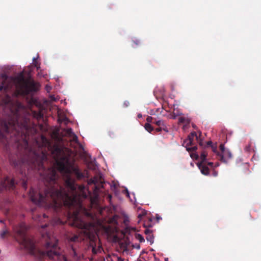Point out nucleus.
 Here are the masks:
<instances>
[{"label":"nucleus","instance_id":"nucleus-1","mask_svg":"<svg viewBox=\"0 0 261 261\" xmlns=\"http://www.w3.org/2000/svg\"><path fill=\"white\" fill-rule=\"evenodd\" d=\"M18 112V118L15 122V126L10 135V145L17 147L18 152L16 157H11L10 162L20 174L22 186L27 189V183L25 179L29 170H36L43 177L46 185L43 191H36L31 188L29 195L31 201L36 205L46 208H52L59 216L64 215L70 221V224L74 227L83 229L86 227L85 223L81 219L80 213L83 209V200L88 195L84 185L79 186L71 175L76 179L82 180L88 177L87 170L82 171L75 161L69 155L66 154L60 147L54 146L51 151L55 161L57 168L63 175L65 187L58 183V175L54 167L46 169L43 165L44 161L47 160L46 153L41 151L37 152L28 143V137L34 130L31 126L29 115L26 109Z\"/></svg>","mask_w":261,"mask_h":261},{"label":"nucleus","instance_id":"nucleus-2","mask_svg":"<svg viewBox=\"0 0 261 261\" xmlns=\"http://www.w3.org/2000/svg\"><path fill=\"white\" fill-rule=\"evenodd\" d=\"M0 83V91L4 90L6 93L0 95V140L7 146L10 145V135L18 118V112L24 108L17 98L18 95H28V79L23 72L16 77L2 73Z\"/></svg>","mask_w":261,"mask_h":261},{"label":"nucleus","instance_id":"nucleus-3","mask_svg":"<svg viewBox=\"0 0 261 261\" xmlns=\"http://www.w3.org/2000/svg\"><path fill=\"white\" fill-rule=\"evenodd\" d=\"M17 241L22 245L28 252L40 261L54 259L58 261H71L61 252L58 241L50 234L46 232L42 233L44 242L40 248H37L34 241L26 235L25 228L22 226L13 228Z\"/></svg>","mask_w":261,"mask_h":261},{"label":"nucleus","instance_id":"nucleus-4","mask_svg":"<svg viewBox=\"0 0 261 261\" xmlns=\"http://www.w3.org/2000/svg\"><path fill=\"white\" fill-rule=\"evenodd\" d=\"M105 184V179L101 174L95 175L93 178H90L88 180V185L89 186H93L91 188L93 190V193L88 191L90 196L91 203L92 205H97L98 203L99 192L100 189L104 188Z\"/></svg>","mask_w":261,"mask_h":261},{"label":"nucleus","instance_id":"nucleus-5","mask_svg":"<svg viewBox=\"0 0 261 261\" xmlns=\"http://www.w3.org/2000/svg\"><path fill=\"white\" fill-rule=\"evenodd\" d=\"M68 245V256L73 260H78L80 259V254L77 251L80 247L81 240L77 235L69 236L67 238Z\"/></svg>","mask_w":261,"mask_h":261},{"label":"nucleus","instance_id":"nucleus-6","mask_svg":"<svg viewBox=\"0 0 261 261\" xmlns=\"http://www.w3.org/2000/svg\"><path fill=\"white\" fill-rule=\"evenodd\" d=\"M198 136L195 132H191L188 138L183 141L182 145L185 146L188 151H194L197 149V147L194 145L195 139L198 141Z\"/></svg>","mask_w":261,"mask_h":261},{"label":"nucleus","instance_id":"nucleus-7","mask_svg":"<svg viewBox=\"0 0 261 261\" xmlns=\"http://www.w3.org/2000/svg\"><path fill=\"white\" fill-rule=\"evenodd\" d=\"M18 184L17 180L15 178L10 179L7 177L1 181L0 185V192L4 189L13 190L16 184Z\"/></svg>","mask_w":261,"mask_h":261},{"label":"nucleus","instance_id":"nucleus-8","mask_svg":"<svg viewBox=\"0 0 261 261\" xmlns=\"http://www.w3.org/2000/svg\"><path fill=\"white\" fill-rule=\"evenodd\" d=\"M220 148V153L218 155L219 160L224 163H227L228 160L232 158V154L230 151L225 149L224 145L221 144L219 146Z\"/></svg>","mask_w":261,"mask_h":261},{"label":"nucleus","instance_id":"nucleus-9","mask_svg":"<svg viewBox=\"0 0 261 261\" xmlns=\"http://www.w3.org/2000/svg\"><path fill=\"white\" fill-rule=\"evenodd\" d=\"M98 237L96 234H93L92 236H89L90 239V246L92 248V251L93 254H97L100 252L102 249L101 247L98 245H96V241H97Z\"/></svg>","mask_w":261,"mask_h":261},{"label":"nucleus","instance_id":"nucleus-10","mask_svg":"<svg viewBox=\"0 0 261 261\" xmlns=\"http://www.w3.org/2000/svg\"><path fill=\"white\" fill-rule=\"evenodd\" d=\"M198 166L202 174L205 175L209 174V168L206 163H199L198 164Z\"/></svg>","mask_w":261,"mask_h":261},{"label":"nucleus","instance_id":"nucleus-11","mask_svg":"<svg viewBox=\"0 0 261 261\" xmlns=\"http://www.w3.org/2000/svg\"><path fill=\"white\" fill-rule=\"evenodd\" d=\"M33 117L36 118L37 120H40L43 118V114L41 111H33Z\"/></svg>","mask_w":261,"mask_h":261},{"label":"nucleus","instance_id":"nucleus-12","mask_svg":"<svg viewBox=\"0 0 261 261\" xmlns=\"http://www.w3.org/2000/svg\"><path fill=\"white\" fill-rule=\"evenodd\" d=\"M144 128L149 133H151L152 131L154 130V128L153 126L148 123H146L144 125Z\"/></svg>","mask_w":261,"mask_h":261},{"label":"nucleus","instance_id":"nucleus-13","mask_svg":"<svg viewBox=\"0 0 261 261\" xmlns=\"http://www.w3.org/2000/svg\"><path fill=\"white\" fill-rule=\"evenodd\" d=\"M212 151L216 154V155L218 156L219 153H220V151H218V149H217V143H215V144H214L211 147Z\"/></svg>","mask_w":261,"mask_h":261},{"label":"nucleus","instance_id":"nucleus-14","mask_svg":"<svg viewBox=\"0 0 261 261\" xmlns=\"http://www.w3.org/2000/svg\"><path fill=\"white\" fill-rule=\"evenodd\" d=\"M207 153L203 151L201 152L200 155V158L201 160V162L200 163H206L205 161L206 160Z\"/></svg>","mask_w":261,"mask_h":261},{"label":"nucleus","instance_id":"nucleus-15","mask_svg":"<svg viewBox=\"0 0 261 261\" xmlns=\"http://www.w3.org/2000/svg\"><path fill=\"white\" fill-rule=\"evenodd\" d=\"M146 240L147 241L149 242L150 244H152L153 243V236L152 233H149V234L146 235Z\"/></svg>","mask_w":261,"mask_h":261},{"label":"nucleus","instance_id":"nucleus-16","mask_svg":"<svg viewBox=\"0 0 261 261\" xmlns=\"http://www.w3.org/2000/svg\"><path fill=\"white\" fill-rule=\"evenodd\" d=\"M135 237L139 241L140 243H142L145 241L143 237L139 233H136L135 235Z\"/></svg>","mask_w":261,"mask_h":261},{"label":"nucleus","instance_id":"nucleus-17","mask_svg":"<svg viewBox=\"0 0 261 261\" xmlns=\"http://www.w3.org/2000/svg\"><path fill=\"white\" fill-rule=\"evenodd\" d=\"M159 127H160V128H161L163 130H164L166 132H168V129L166 124L165 123L164 121H163L162 122V123L161 124V125H160Z\"/></svg>","mask_w":261,"mask_h":261},{"label":"nucleus","instance_id":"nucleus-18","mask_svg":"<svg viewBox=\"0 0 261 261\" xmlns=\"http://www.w3.org/2000/svg\"><path fill=\"white\" fill-rule=\"evenodd\" d=\"M65 133L69 137L72 136L74 134L71 128H67L66 130H65Z\"/></svg>","mask_w":261,"mask_h":261},{"label":"nucleus","instance_id":"nucleus-19","mask_svg":"<svg viewBox=\"0 0 261 261\" xmlns=\"http://www.w3.org/2000/svg\"><path fill=\"white\" fill-rule=\"evenodd\" d=\"M163 121H164L162 120H158V121L154 120L153 122V124H155L156 125H157L159 127L160 125H161V124L162 123V122Z\"/></svg>","mask_w":261,"mask_h":261},{"label":"nucleus","instance_id":"nucleus-20","mask_svg":"<svg viewBox=\"0 0 261 261\" xmlns=\"http://www.w3.org/2000/svg\"><path fill=\"white\" fill-rule=\"evenodd\" d=\"M9 233V231L7 230H3L1 233V237L4 238L5 236Z\"/></svg>","mask_w":261,"mask_h":261},{"label":"nucleus","instance_id":"nucleus-21","mask_svg":"<svg viewBox=\"0 0 261 261\" xmlns=\"http://www.w3.org/2000/svg\"><path fill=\"white\" fill-rule=\"evenodd\" d=\"M70 137H72V141L73 142H74L75 143L77 142L78 138H77V136L75 134H74V135H73L72 136H71Z\"/></svg>","mask_w":261,"mask_h":261},{"label":"nucleus","instance_id":"nucleus-22","mask_svg":"<svg viewBox=\"0 0 261 261\" xmlns=\"http://www.w3.org/2000/svg\"><path fill=\"white\" fill-rule=\"evenodd\" d=\"M133 42L136 45H138L141 43L140 41L137 38H134L133 40Z\"/></svg>","mask_w":261,"mask_h":261},{"label":"nucleus","instance_id":"nucleus-23","mask_svg":"<svg viewBox=\"0 0 261 261\" xmlns=\"http://www.w3.org/2000/svg\"><path fill=\"white\" fill-rule=\"evenodd\" d=\"M153 118L152 117L148 116L146 119V121H147V123H153V122L154 121H153Z\"/></svg>","mask_w":261,"mask_h":261},{"label":"nucleus","instance_id":"nucleus-24","mask_svg":"<svg viewBox=\"0 0 261 261\" xmlns=\"http://www.w3.org/2000/svg\"><path fill=\"white\" fill-rule=\"evenodd\" d=\"M178 120L180 123H183L185 122L186 118L182 117H180L179 118Z\"/></svg>","mask_w":261,"mask_h":261},{"label":"nucleus","instance_id":"nucleus-25","mask_svg":"<svg viewBox=\"0 0 261 261\" xmlns=\"http://www.w3.org/2000/svg\"><path fill=\"white\" fill-rule=\"evenodd\" d=\"M144 233L146 234V235L149 234V233H151L152 231L149 230L148 228H146L144 230Z\"/></svg>","mask_w":261,"mask_h":261},{"label":"nucleus","instance_id":"nucleus-26","mask_svg":"<svg viewBox=\"0 0 261 261\" xmlns=\"http://www.w3.org/2000/svg\"><path fill=\"white\" fill-rule=\"evenodd\" d=\"M214 144L213 143V142L212 141H208L206 143V145L207 147H211Z\"/></svg>","mask_w":261,"mask_h":261},{"label":"nucleus","instance_id":"nucleus-27","mask_svg":"<svg viewBox=\"0 0 261 261\" xmlns=\"http://www.w3.org/2000/svg\"><path fill=\"white\" fill-rule=\"evenodd\" d=\"M129 105V103L128 101H125L123 102V106L124 107H127Z\"/></svg>","mask_w":261,"mask_h":261},{"label":"nucleus","instance_id":"nucleus-28","mask_svg":"<svg viewBox=\"0 0 261 261\" xmlns=\"http://www.w3.org/2000/svg\"><path fill=\"white\" fill-rule=\"evenodd\" d=\"M162 130V129L161 128H160V127H157V128H156L155 129L154 128V130L153 131H154L155 132H161Z\"/></svg>","mask_w":261,"mask_h":261},{"label":"nucleus","instance_id":"nucleus-29","mask_svg":"<svg viewBox=\"0 0 261 261\" xmlns=\"http://www.w3.org/2000/svg\"><path fill=\"white\" fill-rule=\"evenodd\" d=\"M35 58H34V59H33V61H34V64H34V66H35V67H36L37 68V69H38V68H39V67H38V62H36V61H35Z\"/></svg>","mask_w":261,"mask_h":261},{"label":"nucleus","instance_id":"nucleus-30","mask_svg":"<svg viewBox=\"0 0 261 261\" xmlns=\"http://www.w3.org/2000/svg\"><path fill=\"white\" fill-rule=\"evenodd\" d=\"M207 165H209L210 166L212 167L213 166V162H208V163H207Z\"/></svg>","mask_w":261,"mask_h":261},{"label":"nucleus","instance_id":"nucleus-31","mask_svg":"<svg viewBox=\"0 0 261 261\" xmlns=\"http://www.w3.org/2000/svg\"><path fill=\"white\" fill-rule=\"evenodd\" d=\"M47 226H48V224H45V225H42V226H41V228H45V227H47Z\"/></svg>","mask_w":261,"mask_h":261},{"label":"nucleus","instance_id":"nucleus-32","mask_svg":"<svg viewBox=\"0 0 261 261\" xmlns=\"http://www.w3.org/2000/svg\"><path fill=\"white\" fill-rule=\"evenodd\" d=\"M213 175H214V176H217V175H218V172H216V171H214V172H213Z\"/></svg>","mask_w":261,"mask_h":261},{"label":"nucleus","instance_id":"nucleus-33","mask_svg":"<svg viewBox=\"0 0 261 261\" xmlns=\"http://www.w3.org/2000/svg\"><path fill=\"white\" fill-rule=\"evenodd\" d=\"M192 127H193L194 129H196V127H196V125H195V124H192Z\"/></svg>","mask_w":261,"mask_h":261},{"label":"nucleus","instance_id":"nucleus-34","mask_svg":"<svg viewBox=\"0 0 261 261\" xmlns=\"http://www.w3.org/2000/svg\"><path fill=\"white\" fill-rule=\"evenodd\" d=\"M43 217L44 218H48V216L46 215V214H43Z\"/></svg>","mask_w":261,"mask_h":261},{"label":"nucleus","instance_id":"nucleus-35","mask_svg":"<svg viewBox=\"0 0 261 261\" xmlns=\"http://www.w3.org/2000/svg\"><path fill=\"white\" fill-rule=\"evenodd\" d=\"M144 227L146 228L147 227H151V225H146L145 224H144Z\"/></svg>","mask_w":261,"mask_h":261},{"label":"nucleus","instance_id":"nucleus-36","mask_svg":"<svg viewBox=\"0 0 261 261\" xmlns=\"http://www.w3.org/2000/svg\"><path fill=\"white\" fill-rule=\"evenodd\" d=\"M138 117L139 118H141L142 117V115L141 114H139L138 115Z\"/></svg>","mask_w":261,"mask_h":261},{"label":"nucleus","instance_id":"nucleus-37","mask_svg":"<svg viewBox=\"0 0 261 261\" xmlns=\"http://www.w3.org/2000/svg\"><path fill=\"white\" fill-rule=\"evenodd\" d=\"M135 247L137 248V249H140V245H137V246Z\"/></svg>","mask_w":261,"mask_h":261},{"label":"nucleus","instance_id":"nucleus-38","mask_svg":"<svg viewBox=\"0 0 261 261\" xmlns=\"http://www.w3.org/2000/svg\"><path fill=\"white\" fill-rule=\"evenodd\" d=\"M156 219L158 220H159L160 219H161V218L160 217L156 216Z\"/></svg>","mask_w":261,"mask_h":261},{"label":"nucleus","instance_id":"nucleus-39","mask_svg":"<svg viewBox=\"0 0 261 261\" xmlns=\"http://www.w3.org/2000/svg\"><path fill=\"white\" fill-rule=\"evenodd\" d=\"M59 223H63V222L60 220V219H58Z\"/></svg>","mask_w":261,"mask_h":261},{"label":"nucleus","instance_id":"nucleus-40","mask_svg":"<svg viewBox=\"0 0 261 261\" xmlns=\"http://www.w3.org/2000/svg\"><path fill=\"white\" fill-rule=\"evenodd\" d=\"M126 193H127V195L128 196H129V193H128V190H126Z\"/></svg>","mask_w":261,"mask_h":261},{"label":"nucleus","instance_id":"nucleus-41","mask_svg":"<svg viewBox=\"0 0 261 261\" xmlns=\"http://www.w3.org/2000/svg\"><path fill=\"white\" fill-rule=\"evenodd\" d=\"M109 198H110V199H111V198H112V196L111 195H109Z\"/></svg>","mask_w":261,"mask_h":261},{"label":"nucleus","instance_id":"nucleus-42","mask_svg":"<svg viewBox=\"0 0 261 261\" xmlns=\"http://www.w3.org/2000/svg\"><path fill=\"white\" fill-rule=\"evenodd\" d=\"M42 138L43 140L45 139V138L44 136H42Z\"/></svg>","mask_w":261,"mask_h":261},{"label":"nucleus","instance_id":"nucleus-43","mask_svg":"<svg viewBox=\"0 0 261 261\" xmlns=\"http://www.w3.org/2000/svg\"><path fill=\"white\" fill-rule=\"evenodd\" d=\"M201 132H199V137L201 136Z\"/></svg>","mask_w":261,"mask_h":261},{"label":"nucleus","instance_id":"nucleus-44","mask_svg":"<svg viewBox=\"0 0 261 261\" xmlns=\"http://www.w3.org/2000/svg\"><path fill=\"white\" fill-rule=\"evenodd\" d=\"M119 260H121L120 261H122V259L121 258H119Z\"/></svg>","mask_w":261,"mask_h":261}]
</instances>
